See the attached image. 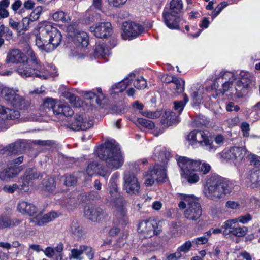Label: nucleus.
<instances>
[{"mask_svg": "<svg viewBox=\"0 0 260 260\" xmlns=\"http://www.w3.org/2000/svg\"><path fill=\"white\" fill-rule=\"evenodd\" d=\"M232 189L222 178L214 177L208 181L205 187V195L212 200L223 198L231 192Z\"/></svg>", "mask_w": 260, "mask_h": 260, "instance_id": "5", "label": "nucleus"}, {"mask_svg": "<svg viewBox=\"0 0 260 260\" xmlns=\"http://www.w3.org/2000/svg\"><path fill=\"white\" fill-rule=\"evenodd\" d=\"M100 159H103L107 168L117 170L124 163V157L118 145L108 142L97 152Z\"/></svg>", "mask_w": 260, "mask_h": 260, "instance_id": "3", "label": "nucleus"}, {"mask_svg": "<svg viewBox=\"0 0 260 260\" xmlns=\"http://www.w3.org/2000/svg\"><path fill=\"white\" fill-rule=\"evenodd\" d=\"M135 77V74L131 73L124 78V80L113 85L111 89V94L118 93L124 91L127 86L131 84V81L133 80Z\"/></svg>", "mask_w": 260, "mask_h": 260, "instance_id": "21", "label": "nucleus"}, {"mask_svg": "<svg viewBox=\"0 0 260 260\" xmlns=\"http://www.w3.org/2000/svg\"><path fill=\"white\" fill-rule=\"evenodd\" d=\"M72 26L68 27L69 35L72 37L75 44L78 46L86 47L88 44V38L86 32L83 31L76 30L75 32H72Z\"/></svg>", "mask_w": 260, "mask_h": 260, "instance_id": "17", "label": "nucleus"}, {"mask_svg": "<svg viewBox=\"0 0 260 260\" xmlns=\"http://www.w3.org/2000/svg\"><path fill=\"white\" fill-rule=\"evenodd\" d=\"M38 28L43 37H46L48 46L47 52H51L55 50L60 44L62 35L59 30L50 23L43 22L38 24Z\"/></svg>", "mask_w": 260, "mask_h": 260, "instance_id": "6", "label": "nucleus"}, {"mask_svg": "<svg viewBox=\"0 0 260 260\" xmlns=\"http://www.w3.org/2000/svg\"><path fill=\"white\" fill-rule=\"evenodd\" d=\"M102 213L101 208L95 206H89L84 211L85 216L89 220L96 221Z\"/></svg>", "mask_w": 260, "mask_h": 260, "instance_id": "27", "label": "nucleus"}, {"mask_svg": "<svg viewBox=\"0 0 260 260\" xmlns=\"http://www.w3.org/2000/svg\"><path fill=\"white\" fill-rule=\"evenodd\" d=\"M83 245L80 246L79 248L73 249L71 250V257L76 260H82L83 257L82 255L83 254V249H82Z\"/></svg>", "mask_w": 260, "mask_h": 260, "instance_id": "50", "label": "nucleus"}, {"mask_svg": "<svg viewBox=\"0 0 260 260\" xmlns=\"http://www.w3.org/2000/svg\"><path fill=\"white\" fill-rule=\"evenodd\" d=\"M14 115L10 114L11 111L9 108H5L0 105V118L2 120L17 119L20 117L19 111H12Z\"/></svg>", "mask_w": 260, "mask_h": 260, "instance_id": "31", "label": "nucleus"}, {"mask_svg": "<svg viewBox=\"0 0 260 260\" xmlns=\"http://www.w3.org/2000/svg\"><path fill=\"white\" fill-rule=\"evenodd\" d=\"M189 99L186 94L184 95L183 101L174 102V108L180 114L184 108L185 105L188 102Z\"/></svg>", "mask_w": 260, "mask_h": 260, "instance_id": "41", "label": "nucleus"}, {"mask_svg": "<svg viewBox=\"0 0 260 260\" xmlns=\"http://www.w3.org/2000/svg\"><path fill=\"white\" fill-rule=\"evenodd\" d=\"M157 223L154 221L146 220L142 221L139 225L138 230L139 233L144 234V236L150 237L154 234H158L159 232L155 229Z\"/></svg>", "mask_w": 260, "mask_h": 260, "instance_id": "19", "label": "nucleus"}, {"mask_svg": "<svg viewBox=\"0 0 260 260\" xmlns=\"http://www.w3.org/2000/svg\"><path fill=\"white\" fill-rule=\"evenodd\" d=\"M127 0H107L109 4L114 7H119L124 4Z\"/></svg>", "mask_w": 260, "mask_h": 260, "instance_id": "60", "label": "nucleus"}, {"mask_svg": "<svg viewBox=\"0 0 260 260\" xmlns=\"http://www.w3.org/2000/svg\"><path fill=\"white\" fill-rule=\"evenodd\" d=\"M208 241V237L205 235L194 239L193 242L197 244H203L206 243Z\"/></svg>", "mask_w": 260, "mask_h": 260, "instance_id": "63", "label": "nucleus"}, {"mask_svg": "<svg viewBox=\"0 0 260 260\" xmlns=\"http://www.w3.org/2000/svg\"><path fill=\"white\" fill-rule=\"evenodd\" d=\"M166 169L165 167L157 165L153 170H150L145 176V184L147 186H151L155 180L158 182H164L166 178Z\"/></svg>", "mask_w": 260, "mask_h": 260, "instance_id": "12", "label": "nucleus"}, {"mask_svg": "<svg viewBox=\"0 0 260 260\" xmlns=\"http://www.w3.org/2000/svg\"><path fill=\"white\" fill-rule=\"evenodd\" d=\"M118 177V174L117 173H115L113 175L112 177L111 178L109 182V188L110 189H118L117 183H116V180L117 179V177Z\"/></svg>", "mask_w": 260, "mask_h": 260, "instance_id": "58", "label": "nucleus"}, {"mask_svg": "<svg viewBox=\"0 0 260 260\" xmlns=\"http://www.w3.org/2000/svg\"><path fill=\"white\" fill-rule=\"evenodd\" d=\"M83 253H85L89 259H92L93 258L94 252L90 247L83 245Z\"/></svg>", "mask_w": 260, "mask_h": 260, "instance_id": "56", "label": "nucleus"}, {"mask_svg": "<svg viewBox=\"0 0 260 260\" xmlns=\"http://www.w3.org/2000/svg\"><path fill=\"white\" fill-rule=\"evenodd\" d=\"M90 30L94 36L98 38H106L112 31V25L109 22H101L96 23L90 27Z\"/></svg>", "mask_w": 260, "mask_h": 260, "instance_id": "16", "label": "nucleus"}, {"mask_svg": "<svg viewBox=\"0 0 260 260\" xmlns=\"http://www.w3.org/2000/svg\"><path fill=\"white\" fill-rule=\"evenodd\" d=\"M183 7L182 0H172L170 3V9L165 10L178 14L181 12Z\"/></svg>", "mask_w": 260, "mask_h": 260, "instance_id": "38", "label": "nucleus"}, {"mask_svg": "<svg viewBox=\"0 0 260 260\" xmlns=\"http://www.w3.org/2000/svg\"><path fill=\"white\" fill-rule=\"evenodd\" d=\"M43 251L45 255L49 258H52L54 255H55L54 249L51 247H47Z\"/></svg>", "mask_w": 260, "mask_h": 260, "instance_id": "64", "label": "nucleus"}, {"mask_svg": "<svg viewBox=\"0 0 260 260\" xmlns=\"http://www.w3.org/2000/svg\"><path fill=\"white\" fill-rule=\"evenodd\" d=\"M93 124L92 121H85L83 116L81 115H76L74 117V121L69 125L70 129L74 131L86 130Z\"/></svg>", "mask_w": 260, "mask_h": 260, "instance_id": "20", "label": "nucleus"}, {"mask_svg": "<svg viewBox=\"0 0 260 260\" xmlns=\"http://www.w3.org/2000/svg\"><path fill=\"white\" fill-rule=\"evenodd\" d=\"M58 103L59 102H56L55 100L52 98H47L44 101L43 106L45 108L52 109L53 113L55 114L56 112L55 111V109H57Z\"/></svg>", "mask_w": 260, "mask_h": 260, "instance_id": "46", "label": "nucleus"}, {"mask_svg": "<svg viewBox=\"0 0 260 260\" xmlns=\"http://www.w3.org/2000/svg\"><path fill=\"white\" fill-rule=\"evenodd\" d=\"M55 115H63L64 116L69 117L73 115L72 109L66 103L59 102L57 109H55Z\"/></svg>", "mask_w": 260, "mask_h": 260, "instance_id": "34", "label": "nucleus"}, {"mask_svg": "<svg viewBox=\"0 0 260 260\" xmlns=\"http://www.w3.org/2000/svg\"><path fill=\"white\" fill-rule=\"evenodd\" d=\"M192 247V242L189 240L178 247L177 250L180 253H187L190 250Z\"/></svg>", "mask_w": 260, "mask_h": 260, "instance_id": "49", "label": "nucleus"}, {"mask_svg": "<svg viewBox=\"0 0 260 260\" xmlns=\"http://www.w3.org/2000/svg\"><path fill=\"white\" fill-rule=\"evenodd\" d=\"M178 122V116L172 111H166L162 117L161 123L165 126H170Z\"/></svg>", "mask_w": 260, "mask_h": 260, "instance_id": "30", "label": "nucleus"}, {"mask_svg": "<svg viewBox=\"0 0 260 260\" xmlns=\"http://www.w3.org/2000/svg\"><path fill=\"white\" fill-rule=\"evenodd\" d=\"M247 151L243 147H232L224 149L219 155L221 158L232 160L235 165L239 164L245 160Z\"/></svg>", "mask_w": 260, "mask_h": 260, "instance_id": "9", "label": "nucleus"}, {"mask_svg": "<svg viewBox=\"0 0 260 260\" xmlns=\"http://www.w3.org/2000/svg\"><path fill=\"white\" fill-rule=\"evenodd\" d=\"M86 172L89 176H91L95 174H98L105 178L106 179L109 176V173L107 171L99 167V165L95 162H92L88 165L87 167Z\"/></svg>", "mask_w": 260, "mask_h": 260, "instance_id": "26", "label": "nucleus"}, {"mask_svg": "<svg viewBox=\"0 0 260 260\" xmlns=\"http://www.w3.org/2000/svg\"><path fill=\"white\" fill-rule=\"evenodd\" d=\"M18 92V89L10 88L9 87H4L1 91L3 98L10 104L14 107L19 109H24L29 105V102L26 101L25 99L20 96L17 93Z\"/></svg>", "mask_w": 260, "mask_h": 260, "instance_id": "7", "label": "nucleus"}, {"mask_svg": "<svg viewBox=\"0 0 260 260\" xmlns=\"http://www.w3.org/2000/svg\"><path fill=\"white\" fill-rule=\"evenodd\" d=\"M235 79V75L233 72L229 71H222L219 77L217 78L214 83V87L217 92L224 94L230 88L233 90L230 86L233 83Z\"/></svg>", "mask_w": 260, "mask_h": 260, "instance_id": "10", "label": "nucleus"}, {"mask_svg": "<svg viewBox=\"0 0 260 260\" xmlns=\"http://www.w3.org/2000/svg\"><path fill=\"white\" fill-rule=\"evenodd\" d=\"M9 0H2L0 2V19L5 18L9 16V13L7 8L9 7Z\"/></svg>", "mask_w": 260, "mask_h": 260, "instance_id": "43", "label": "nucleus"}, {"mask_svg": "<svg viewBox=\"0 0 260 260\" xmlns=\"http://www.w3.org/2000/svg\"><path fill=\"white\" fill-rule=\"evenodd\" d=\"M142 114L143 116L152 119L157 118L161 115V112L159 111H156L154 112L146 111L142 112Z\"/></svg>", "mask_w": 260, "mask_h": 260, "instance_id": "54", "label": "nucleus"}, {"mask_svg": "<svg viewBox=\"0 0 260 260\" xmlns=\"http://www.w3.org/2000/svg\"><path fill=\"white\" fill-rule=\"evenodd\" d=\"M109 192L112 204L116 208L117 216L120 218L121 222L126 223L128 219L126 209L127 201L120 195L118 189H110Z\"/></svg>", "mask_w": 260, "mask_h": 260, "instance_id": "8", "label": "nucleus"}, {"mask_svg": "<svg viewBox=\"0 0 260 260\" xmlns=\"http://www.w3.org/2000/svg\"><path fill=\"white\" fill-rule=\"evenodd\" d=\"M0 224L1 229L11 228L16 225V223L6 215H0Z\"/></svg>", "mask_w": 260, "mask_h": 260, "instance_id": "44", "label": "nucleus"}, {"mask_svg": "<svg viewBox=\"0 0 260 260\" xmlns=\"http://www.w3.org/2000/svg\"><path fill=\"white\" fill-rule=\"evenodd\" d=\"M239 222L242 224H245L252 219V216L249 214L239 217Z\"/></svg>", "mask_w": 260, "mask_h": 260, "instance_id": "62", "label": "nucleus"}, {"mask_svg": "<svg viewBox=\"0 0 260 260\" xmlns=\"http://www.w3.org/2000/svg\"><path fill=\"white\" fill-rule=\"evenodd\" d=\"M95 53L96 56H101L104 58H105L106 56L110 54L109 49L107 48L104 44L96 46L95 49Z\"/></svg>", "mask_w": 260, "mask_h": 260, "instance_id": "40", "label": "nucleus"}, {"mask_svg": "<svg viewBox=\"0 0 260 260\" xmlns=\"http://www.w3.org/2000/svg\"><path fill=\"white\" fill-rule=\"evenodd\" d=\"M203 88L198 85H194L191 88V97L193 103L198 104L201 103L202 99Z\"/></svg>", "mask_w": 260, "mask_h": 260, "instance_id": "35", "label": "nucleus"}, {"mask_svg": "<svg viewBox=\"0 0 260 260\" xmlns=\"http://www.w3.org/2000/svg\"><path fill=\"white\" fill-rule=\"evenodd\" d=\"M188 140L192 145L197 144L205 147V149L209 151H214L213 147L209 143L208 137L205 133L201 131H193L187 137Z\"/></svg>", "mask_w": 260, "mask_h": 260, "instance_id": "11", "label": "nucleus"}, {"mask_svg": "<svg viewBox=\"0 0 260 260\" xmlns=\"http://www.w3.org/2000/svg\"><path fill=\"white\" fill-rule=\"evenodd\" d=\"M134 86L138 89H143L147 87V82L143 77L140 76L135 80Z\"/></svg>", "mask_w": 260, "mask_h": 260, "instance_id": "48", "label": "nucleus"}, {"mask_svg": "<svg viewBox=\"0 0 260 260\" xmlns=\"http://www.w3.org/2000/svg\"><path fill=\"white\" fill-rule=\"evenodd\" d=\"M82 198L81 194L79 192H74L68 198L66 199V203L67 207L69 209H73L77 206L81 201L80 199Z\"/></svg>", "mask_w": 260, "mask_h": 260, "instance_id": "33", "label": "nucleus"}, {"mask_svg": "<svg viewBox=\"0 0 260 260\" xmlns=\"http://www.w3.org/2000/svg\"><path fill=\"white\" fill-rule=\"evenodd\" d=\"M37 29L39 34L37 35L36 37V45L40 50L47 52L46 48L48 46V42L46 37L42 36L38 27Z\"/></svg>", "mask_w": 260, "mask_h": 260, "instance_id": "37", "label": "nucleus"}, {"mask_svg": "<svg viewBox=\"0 0 260 260\" xmlns=\"http://www.w3.org/2000/svg\"><path fill=\"white\" fill-rule=\"evenodd\" d=\"M182 257V254L177 250L174 253L166 254V260H180Z\"/></svg>", "mask_w": 260, "mask_h": 260, "instance_id": "55", "label": "nucleus"}, {"mask_svg": "<svg viewBox=\"0 0 260 260\" xmlns=\"http://www.w3.org/2000/svg\"><path fill=\"white\" fill-rule=\"evenodd\" d=\"M246 185L254 188L260 186V170L249 171L245 179Z\"/></svg>", "mask_w": 260, "mask_h": 260, "instance_id": "22", "label": "nucleus"}, {"mask_svg": "<svg viewBox=\"0 0 260 260\" xmlns=\"http://www.w3.org/2000/svg\"><path fill=\"white\" fill-rule=\"evenodd\" d=\"M43 188L48 192H52L56 188V182L54 178L47 177L42 182Z\"/></svg>", "mask_w": 260, "mask_h": 260, "instance_id": "36", "label": "nucleus"}, {"mask_svg": "<svg viewBox=\"0 0 260 260\" xmlns=\"http://www.w3.org/2000/svg\"><path fill=\"white\" fill-rule=\"evenodd\" d=\"M234 80H235L234 88L236 91L235 94H236L238 97L242 96L251 83L249 74L248 73L242 72L238 78L237 79L235 78Z\"/></svg>", "mask_w": 260, "mask_h": 260, "instance_id": "14", "label": "nucleus"}, {"mask_svg": "<svg viewBox=\"0 0 260 260\" xmlns=\"http://www.w3.org/2000/svg\"><path fill=\"white\" fill-rule=\"evenodd\" d=\"M162 16L164 23L168 28L172 29L179 28V18L178 14L164 10Z\"/></svg>", "mask_w": 260, "mask_h": 260, "instance_id": "18", "label": "nucleus"}, {"mask_svg": "<svg viewBox=\"0 0 260 260\" xmlns=\"http://www.w3.org/2000/svg\"><path fill=\"white\" fill-rule=\"evenodd\" d=\"M26 179L29 180L37 179L39 177L40 174L36 169H28L26 171Z\"/></svg>", "mask_w": 260, "mask_h": 260, "instance_id": "51", "label": "nucleus"}, {"mask_svg": "<svg viewBox=\"0 0 260 260\" xmlns=\"http://www.w3.org/2000/svg\"><path fill=\"white\" fill-rule=\"evenodd\" d=\"M138 123L143 127L151 129L155 126L154 123L149 120L144 118H138L137 120Z\"/></svg>", "mask_w": 260, "mask_h": 260, "instance_id": "52", "label": "nucleus"}, {"mask_svg": "<svg viewBox=\"0 0 260 260\" xmlns=\"http://www.w3.org/2000/svg\"><path fill=\"white\" fill-rule=\"evenodd\" d=\"M77 182L76 178L73 175L67 176L64 180V184L66 186H71L76 184Z\"/></svg>", "mask_w": 260, "mask_h": 260, "instance_id": "57", "label": "nucleus"}, {"mask_svg": "<svg viewBox=\"0 0 260 260\" xmlns=\"http://www.w3.org/2000/svg\"><path fill=\"white\" fill-rule=\"evenodd\" d=\"M123 188L131 195H137L139 193L140 184L138 178L133 173H127L124 177Z\"/></svg>", "mask_w": 260, "mask_h": 260, "instance_id": "13", "label": "nucleus"}, {"mask_svg": "<svg viewBox=\"0 0 260 260\" xmlns=\"http://www.w3.org/2000/svg\"><path fill=\"white\" fill-rule=\"evenodd\" d=\"M180 201L178 206L181 209L186 208L184 215L190 221H198L202 215V210L198 199L192 195L181 194L179 196Z\"/></svg>", "mask_w": 260, "mask_h": 260, "instance_id": "4", "label": "nucleus"}, {"mask_svg": "<svg viewBox=\"0 0 260 260\" xmlns=\"http://www.w3.org/2000/svg\"><path fill=\"white\" fill-rule=\"evenodd\" d=\"M18 189V185L16 184L11 185H5L3 187L4 191L7 193H13L16 189Z\"/></svg>", "mask_w": 260, "mask_h": 260, "instance_id": "61", "label": "nucleus"}, {"mask_svg": "<svg viewBox=\"0 0 260 260\" xmlns=\"http://www.w3.org/2000/svg\"><path fill=\"white\" fill-rule=\"evenodd\" d=\"M42 7H37L30 14V17L29 18L31 21H34L37 20L40 14L42 13Z\"/></svg>", "mask_w": 260, "mask_h": 260, "instance_id": "53", "label": "nucleus"}, {"mask_svg": "<svg viewBox=\"0 0 260 260\" xmlns=\"http://www.w3.org/2000/svg\"><path fill=\"white\" fill-rule=\"evenodd\" d=\"M85 97L87 99L90 100L89 103L93 106H95L96 105H101L103 104V101L105 99L104 95H96L91 91L87 92L85 94Z\"/></svg>", "mask_w": 260, "mask_h": 260, "instance_id": "32", "label": "nucleus"}, {"mask_svg": "<svg viewBox=\"0 0 260 260\" xmlns=\"http://www.w3.org/2000/svg\"><path fill=\"white\" fill-rule=\"evenodd\" d=\"M56 216L57 214L55 212H50L43 216L38 215L35 219H34L33 222H36L37 224L41 226L52 221Z\"/></svg>", "mask_w": 260, "mask_h": 260, "instance_id": "29", "label": "nucleus"}, {"mask_svg": "<svg viewBox=\"0 0 260 260\" xmlns=\"http://www.w3.org/2000/svg\"><path fill=\"white\" fill-rule=\"evenodd\" d=\"M70 231L77 238L82 237L84 234L83 231L79 223L75 221L72 222L70 228Z\"/></svg>", "mask_w": 260, "mask_h": 260, "instance_id": "42", "label": "nucleus"}, {"mask_svg": "<svg viewBox=\"0 0 260 260\" xmlns=\"http://www.w3.org/2000/svg\"><path fill=\"white\" fill-rule=\"evenodd\" d=\"M178 165L180 169V175L182 182H187L192 184L198 182L200 180L197 171L203 174L208 173L211 170L209 164L201 163L200 160H195L185 156H179L177 158Z\"/></svg>", "mask_w": 260, "mask_h": 260, "instance_id": "1", "label": "nucleus"}, {"mask_svg": "<svg viewBox=\"0 0 260 260\" xmlns=\"http://www.w3.org/2000/svg\"><path fill=\"white\" fill-rule=\"evenodd\" d=\"M22 169V166L14 167L9 165L6 169L0 172V179L3 180H8L16 177Z\"/></svg>", "mask_w": 260, "mask_h": 260, "instance_id": "23", "label": "nucleus"}, {"mask_svg": "<svg viewBox=\"0 0 260 260\" xmlns=\"http://www.w3.org/2000/svg\"><path fill=\"white\" fill-rule=\"evenodd\" d=\"M236 226L234 225L228 220L224 222L222 225V233L224 236L231 234L234 228Z\"/></svg>", "mask_w": 260, "mask_h": 260, "instance_id": "47", "label": "nucleus"}, {"mask_svg": "<svg viewBox=\"0 0 260 260\" xmlns=\"http://www.w3.org/2000/svg\"><path fill=\"white\" fill-rule=\"evenodd\" d=\"M249 160L251 164L254 166H258L260 165L259 157L253 154H250L248 156Z\"/></svg>", "mask_w": 260, "mask_h": 260, "instance_id": "59", "label": "nucleus"}, {"mask_svg": "<svg viewBox=\"0 0 260 260\" xmlns=\"http://www.w3.org/2000/svg\"><path fill=\"white\" fill-rule=\"evenodd\" d=\"M24 51L28 58L19 66L18 74L23 77L34 76L41 79L46 78L48 75L47 71L39 63L29 46L26 45Z\"/></svg>", "mask_w": 260, "mask_h": 260, "instance_id": "2", "label": "nucleus"}, {"mask_svg": "<svg viewBox=\"0 0 260 260\" xmlns=\"http://www.w3.org/2000/svg\"><path fill=\"white\" fill-rule=\"evenodd\" d=\"M248 231V228L245 226H235L233 230L232 231L231 235L238 237H242L247 234Z\"/></svg>", "mask_w": 260, "mask_h": 260, "instance_id": "45", "label": "nucleus"}, {"mask_svg": "<svg viewBox=\"0 0 260 260\" xmlns=\"http://www.w3.org/2000/svg\"><path fill=\"white\" fill-rule=\"evenodd\" d=\"M122 38L127 40L137 37L143 31L144 28L139 24L125 22L122 25Z\"/></svg>", "mask_w": 260, "mask_h": 260, "instance_id": "15", "label": "nucleus"}, {"mask_svg": "<svg viewBox=\"0 0 260 260\" xmlns=\"http://www.w3.org/2000/svg\"><path fill=\"white\" fill-rule=\"evenodd\" d=\"M18 209L21 213L28 214L30 216L34 215L36 212V207L25 201L19 202L18 205Z\"/></svg>", "mask_w": 260, "mask_h": 260, "instance_id": "28", "label": "nucleus"}, {"mask_svg": "<svg viewBox=\"0 0 260 260\" xmlns=\"http://www.w3.org/2000/svg\"><path fill=\"white\" fill-rule=\"evenodd\" d=\"M26 60L25 56L19 50L14 49L10 51L7 57V61L11 63L23 62Z\"/></svg>", "mask_w": 260, "mask_h": 260, "instance_id": "25", "label": "nucleus"}, {"mask_svg": "<svg viewBox=\"0 0 260 260\" xmlns=\"http://www.w3.org/2000/svg\"><path fill=\"white\" fill-rule=\"evenodd\" d=\"M53 19L55 21L69 22L71 20L70 16L63 11H57L52 15Z\"/></svg>", "mask_w": 260, "mask_h": 260, "instance_id": "39", "label": "nucleus"}, {"mask_svg": "<svg viewBox=\"0 0 260 260\" xmlns=\"http://www.w3.org/2000/svg\"><path fill=\"white\" fill-rule=\"evenodd\" d=\"M169 83L170 84V87L175 95H178L184 91L185 83L184 80L173 77Z\"/></svg>", "mask_w": 260, "mask_h": 260, "instance_id": "24", "label": "nucleus"}]
</instances>
